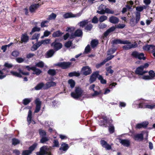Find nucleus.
Here are the masks:
<instances>
[{
	"label": "nucleus",
	"instance_id": "obj_13",
	"mask_svg": "<svg viewBox=\"0 0 155 155\" xmlns=\"http://www.w3.org/2000/svg\"><path fill=\"white\" fill-rule=\"evenodd\" d=\"M99 75V71H96L94 72L90 77L89 79L90 82L91 83L94 82L96 80L97 78H98Z\"/></svg>",
	"mask_w": 155,
	"mask_h": 155
},
{
	"label": "nucleus",
	"instance_id": "obj_38",
	"mask_svg": "<svg viewBox=\"0 0 155 155\" xmlns=\"http://www.w3.org/2000/svg\"><path fill=\"white\" fill-rule=\"evenodd\" d=\"M31 111L29 110L28 111V115L27 117V120L28 123V124H30L31 122Z\"/></svg>",
	"mask_w": 155,
	"mask_h": 155
},
{
	"label": "nucleus",
	"instance_id": "obj_46",
	"mask_svg": "<svg viewBox=\"0 0 155 155\" xmlns=\"http://www.w3.org/2000/svg\"><path fill=\"white\" fill-rule=\"evenodd\" d=\"M48 72L49 74L52 76H53L56 74V71L55 70L52 69H49L48 71Z\"/></svg>",
	"mask_w": 155,
	"mask_h": 155
},
{
	"label": "nucleus",
	"instance_id": "obj_59",
	"mask_svg": "<svg viewBox=\"0 0 155 155\" xmlns=\"http://www.w3.org/2000/svg\"><path fill=\"white\" fill-rule=\"evenodd\" d=\"M18 71L20 72V73L21 74H22L23 75H28L29 74V73L28 72H24L22 71V70H21V69H18Z\"/></svg>",
	"mask_w": 155,
	"mask_h": 155
},
{
	"label": "nucleus",
	"instance_id": "obj_42",
	"mask_svg": "<svg viewBox=\"0 0 155 155\" xmlns=\"http://www.w3.org/2000/svg\"><path fill=\"white\" fill-rule=\"evenodd\" d=\"M68 84L70 85L71 88H73L74 87L75 85V82L72 79L69 80L68 81Z\"/></svg>",
	"mask_w": 155,
	"mask_h": 155
},
{
	"label": "nucleus",
	"instance_id": "obj_15",
	"mask_svg": "<svg viewBox=\"0 0 155 155\" xmlns=\"http://www.w3.org/2000/svg\"><path fill=\"white\" fill-rule=\"evenodd\" d=\"M51 46L54 48V50L57 51L62 48V45L60 43L56 42V40H55L54 42L51 44Z\"/></svg>",
	"mask_w": 155,
	"mask_h": 155
},
{
	"label": "nucleus",
	"instance_id": "obj_8",
	"mask_svg": "<svg viewBox=\"0 0 155 155\" xmlns=\"http://www.w3.org/2000/svg\"><path fill=\"white\" fill-rule=\"evenodd\" d=\"M145 135L147 138L148 133L147 132H143L142 134H138L134 136V139L136 140H142L143 139V135Z\"/></svg>",
	"mask_w": 155,
	"mask_h": 155
},
{
	"label": "nucleus",
	"instance_id": "obj_20",
	"mask_svg": "<svg viewBox=\"0 0 155 155\" xmlns=\"http://www.w3.org/2000/svg\"><path fill=\"white\" fill-rule=\"evenodd\" d=\"M106 6L101 4L99 7L98 9L99 10L97 11V12L100 14H104L105 13Z\"/></svg>",
	"mask_w": 155,
	"mask_h": 155
},
{
	"label": "nucleus",
	"instance_id": "obj_64",
	"mask_svg": "<svg viewBox=\"0 0 155 155\" xmlns=\"http://www.w3.org/2000/svg\"><path fill=\"white\" fill-rule=\"evenodd\" d=\"M4 66L6 67L10 68L12 67L13 65L11 64H9L8 63H5L4 64Z\"/></svg>",
	"mask_w": 155,
	"mask_h": 155
},
{
	"label": "nucleus",
	"instance_id": "obj_26",
	"mask_svg": "<svg viewBox=\"0 0 155 155\" xmlns=\"http://www.w3.org/2000/svg\"><path fill=\"white\" fill-rule=\"evenodd\" d=\"M122 144L126 147H128L130 144V142L127 140H120V141Z\"/></svg>",
	"mask_w": 155,
	"mask_h": 155
},
{
	"label": "nucleus",
	"instance_id": "obj_2",
	"mask_svg": "<svg viewBox=\"0 0 155 155\" xmlns=\"http://www.w3.org/2000/svg\"><path fill=\"white\" fill-rule=\"evenodd\" d=\"M123 44L125 45L123 46L122 48L123 49L125 50L134 48L137 46V45L136 43L134 42V43H132L128 40H124Z\"/></svg>",
	"mask_w": 155,
	"mask_h": 155
},
{
	"label": "nucleus",
	"instance_id": "obj_44",
	"mask_svg": "<svg viewBox=\"0 0 155 155\" xmlns=\"http://www.w3.org/2000/svg\"><path fill=\"white\" fill-rule=\"evenodd\" d=\"M39 132L40 136L41 137H45L46 135V133L45 131L42 129H40L39 130Z\"/></svg>",
	"mask_w": 155,
	"mask_h": 155
},
{
	"label": "nucleus",
	"instance_id": "obj_61",
	"mask_svg": "<svg viewBox=\"0 0 155 155\" xmlns=\"http://www.w3.org/2000/svg\"><path fill=\"white\" fill-rule=\"evenodd\" d=\"M111 66H109V67L106 68V70L109 73L112 74L113 73V71L111 69Z\"/></svg>",
	"mask_w": 155,
	"mask_h": 155
},
{
	"label": "nucleus",
	"instance_id": "obj_45",
	"mask_svg": "<svg viewBox=\"0 0 155 155\" xmlns=\"http://www.w3.org/2000/svg\"><path fill=\"white\" fill-rule=\"evenodd\" d=\"M56 15L53 13L49 15L48 19L49 21L50 20L54 19L56 18Z\"/></svg>",
	"mask_w": 155,
	"mask_h": 155
},
{
	"label": "nucleus",
	"instance_id": "obj_23",
	"mask_svg": "<svg viewBox=\"0 0 155 155\" xmlns=\"http://www.w3.org/2000/svg\"><path fill=\"white\" fill-rule=\"evenodd\" d=\"M21 43L27 42L29 39V37L26 34L22 35L21 37Z\"/></svg>",
	"mask_w": 155,
	"mask_h": 155
},
{
	"label": "nucleus",
	"instance_id": "obj_50",
	"mask_svg": "<svg viewBox=\"0 0 155 155\" xmlns=\"http://www.w3.org/2000/svg\"><path fill=\"white\" fill-rule=\"evenodd\" d=\"M82 11L79 12L78 13L76 14H73L72 13V18H78L80 17L82 14Z\"/></svg>",
	"mask_w": 155,
	"mask_h": 155
},
{
	"label": "nucleus",
	"instance_id": "obj_19",
	"mask_svg": "<svg viewBox=\"0 0 155 155\" xmlns=\"http://www.w3.org/2000/svg\"><path fill=\"white\" fill-rule=\"evenodd\" d=\"M56 83L52 81L48 82L45 84L44 89H47L51 87L56 86Z\"/></svg>",
	"mask_w": 155,
	"mask_h": 155
},
{
	"label": "nucleus",
	"instance_id": "obj_1",
	"mask_svg": "<svg viewBox=\"0 0 155 155\" xmlns=\"http://www.w3.org/2000/svg\"><path fill=\"white\" fill-rule=\"evenodd\" d=\"M83 91L79 87H76L74 92H72L71 93V96L75 99H78L83 95Z\"/></svg>",
	"mask_w": 155,
	"mask_h": 155
},
{
	"label": "nucleus",
	"instance_id": "obj_17",
	"mask_svg": "<svg viewBox=\"0 0 155 155\" xmlns=\"http://www.w3.org/2000/svg\"><path fill=\"white\" fill-rule=\"evenodd\" d=\"M139 108H148L152 109L155 107L154 105H148L145 104L141 103L138 105Z\"/></svg>",
	"mask_w": 155,
	"mask_h": 155
},
{
	"label": "nucleus",
	"instance_id": "obj_43",
	"mask_svg": "<svg viewBox=\"0 0 155 155\" xmlns=\"http://www.w3.org/2000/svg\"><path fill=\"white\" fill-rule=\"evenodd\" d=\"M31 98H25L23 100V103L25 105H26L31 101Z\"/></svg>",
	"mask_w": 155,
	"mask_h": 155
},
{
	"label": "nucleus",
	"instance_id": "obj_31",
	"mask_svg": "<svg viewBox=\"0 0 155 155\" xmlns=\"http://www.w3.org/2000/svg\"><path fill=\"white\" fill-rule=\"evenodd\" d=\"M98 41L97 40L94 39L92 40L91 43V47L93 48L96 47L98 45Z\"/></svg>",
	"mask_w": 155,
	"mask_h": 155
},
{
	"label": "nucleus",
	"instance_id": "obj_34",
	"mask_svg": "<svg viewBox=\"0 0 155 155\" xmlns=\"http://www.w3.org/2000/svg\"><path fill=\"white\" fill-rule=\"evenodd\" d=\"M54 53V51L53 50H51L48 51L47 53L46 57L48 58L51 57Z\"/></svg>",
	"mask_w": 155,
	"mask_h": 155
},
{
	"label": "nucleus",
	"instance_id": "obj_4",
	"mask_svg": "<svg viewBox=\"0 0 155 155\" xmlns=\"http://www.w3.org/2000/svg\"><path fill=\"white\" fill-rule=\"evenodd\" d=\"M45 154L46 155H51L49 149L46 146L42 147L40 152L36 153L37 155H44Z\"/></svg>",
	"mask_w": 155,
	"mask_h": 155
},
{
	"label": "nucleus",
	"instance_id": "obj_53",
	"mask_svg": "<svg viewBox=\"0 0 155 155\" xmlns=\"http://www.w3.org/2000/svg\"><path fill=\"white\" fill-rule=\"evenodd\" d=\"M48 140V138L45 137H42L40 140V142L42 143H44Z\"/></svg>",
	"mask_w": 155,
	"mask_h": 155
},
{
	"label": "nucleus",
	"instance_id": "obj_63",
	"mask_svg": "<svg viewBox=\"0 0 155 155\" xmlns=\"http://www.w3.org/2000/svg\"><path fill=\"white\" fill-rule=\"evenodd\" d=\"M114 56L113 55H110L106 59H104V61H105V62L108 61L110 60L113 58L114 57Z\"/></svg>",
	"mask_w": 155,
	"mask_h": 155
},
{
	"label": "nucleus",
	"instance_id": "obj_57",
	"mask_svg": "<svg viewBox=\"0 0 155 155\" xmlns=\"http://www.w3.org/2000/svg\"><path fill=\"white\" fill-rule=\"evenodd\" d=\"M19 53L17 51H13L12 53V55L14 57H16L19 55Z\"/></svg>",
	"mask_w": 155,
	"mask_h": 155
},
{
	"label": "nucleus",
	"instance_id": "obj_62",
	"mask_svg": "<svg viewBox=\"0 0 155 155\" xmlns=\"http://www.w3.org/2000/svg\"><path fill=\"white\" fill-rule=\"evenodd\" d=\"M103 118L104 121H103V122L101 121L100 123V125L101 126H102L105 124V122L107 121V118L106 117H103Z\"/></svg>",
	"mask_w": 155,
	"mask_h": 155
},
{
	"label": "nucleus",
	"instance_id": "obj_29",
	"mask_svg": "<svg viewBox=\"0 0 155 155\" xmlns=\"http://www.w3.org/2000/svg\"><path fill=\"white\" fill-rule=\"evenodd\" d=\"M88 22L87 20H85L82 21L78 23V25L81 27L83 28Z\"/></svg>",
	"mask_w": 155,
	"mask_h": 155
},
{
	"label": "nucleus",
	"instance_id": "obj_55",
	"mask_svg": "<svg viewBox=\"0 0 155 155\" xmlns=\"http://www.w3.org/2000/svg\"><path fill=\"white\" fill-rule=\"evenodd\" d=\"M116 50L114 49L111 48L109 49L107 52V54L109 55L110 54H113L115 51Z\"/></svg>",
	"mask_w": 155,
	"mask_h": 155
},
{
	"label": "nucleus",
	"instance_id": "obj_36",
	"mask_svg": "<svg viewBox=\"0 0 155 155\" xmlns=\"http://www.w3.org/2000/svg\"><path fill=\"white\" fill-rule=\"evenodd\" d=\"M72 13L71 12H68L64 14L63 15V17L64 18H68L72 17Z\"/></svg>",
	"mask_w": 155,
	"mask_h": 155
},
{
	"label": "nucleus",
	"instance_id": "obj_28",
	"mask_svg": "<svg viewBox=\"0 0 155 155\" xmlns=\"http://www.w3.org/2000/svg\"><path fill=\"white\" fill-rule=\"evenodd\" d=\"M98 79L100 81L101 84H105L106 83V80L104 79L103 77L101 75H100L98 76Z\"/></svg>",
	"mask_w": 155,
	"mask_h": 155
},
{
	"label": "nucleus",
	"instance_id": "obj_49",
	"mask_svg": "<svg viewBox=\"0 0 155 155\" xmlns=\"http://www.w3.org/2000/svg\"><path fill=\"white\" fill-rule=\"evenodd\" d=\"M40 36V34L35 33L32 37L31 39L32 40L37 39L38 40Z\"/></svg>",
	"mask_w": 155,
	"mask_h": 155
},
{
	"label": "nucleus",
	"instance_id": "obj_27",
	"mask_svg": "<svg viewBox=\"0 0 155 155\" xmlns=\"http://www.w3.org/2000/svg\"><path fill=\"white\" fill-rule=\"evenodd\" d=\"M63 34V33L60 31H57L54 32L52 34V36L54 38L59 37L61 36Z\"/></svg>",
	"mask_w": 155,
	"mask_h": 155
},
{
	"label": "nucleus",
	"instance_id": "obj_33",
	"mask_svg": "<svg viewBox=\"0 0 155 155\" xmlns=\"http://www.w3.org/2000/svg\"><path fill=\"white\" fill-rule=\"evenodd\" d=\"M44 84L43 83H41L38 84L35 87V89L36 90H38L41 89L42 88H43L44 89Z\"/></svg>",
	"mask_w": 155,
	"mask_h": 155
},
{
	"label": "nucleus",
	"instance_id": "obj_41",
	"mask_svg": "<svg viewBox=\"0 0 155 155\" xmlns=\"http://www.w3.org/2000/svg\"><path fill=\"white\" fill-rule=\"evenodd\" d=\"M140 14L139 12H137L136 13V22L138 23L140 19Z\"/></svg>",
	"mask_w": 155,
	"mask_h": 155
},
{
	"label": "nucleus",
	"instance_id": "obj_25",
	"mask_svg": "<svg viewBox=\"0 0 155 155\" xmlns=\"http://www.w3.org/2000/svg\"><path fill=\"white\" fill-rule=\"evenodd\" d=\"M31 69L33 71V74H36L37 75L40 74L42 72L41 70L35 67H32Z\"/></svg>",
	"mask_w": 155,
	"mask_h": 155
},
{
	"label": "nucleus",
	"instance_id": "obj_7",
	"mask_svg": "<svg viewBox=\"0 0 155 155\" xmlns=\"http://www.w3.org/2000/svg\"><path fill=\"white\" fill-rule=\"evenodd\" d=\"M37 144L36 143H34L29 148V150H24L23 151L22 155H29L36 147Z\"/></svg>",
	"mask_w": 155,
	"mask_h": 155
},
{
	"label": "nucleus",
	"instance_id": "obj_54",
	"mask_svg": "<svg viewBox=\"0 0 155 155\" xmlns=\"http://www.w3.org/2000/svg\"><path fill=\"white\" fill-rule=\"evenodd\" d=\"M106 13L108 14H114V12L113 11L108 8H106L105 10V13Z\"/></svg>",
	"mask_w": 155,
	"mask_h": 155
},
{
	"label": "nucleus",
	"instance_id": "obj_16",
	"mask_svg": "<svg viewBox=\"0 0 155 155\" xmlns=\"http://www.w3.org/2000/svg\"><path fill=\"white\" fill-rule=\"evenodd\" d=\"M35 104H36V107L35 113H37L41 109V102L38 98H37L35 100Z\"/></svg>",
	"mask_w": 155,
	"mask_h": 155
},
{
	"label": "nucleus",
	"instance_id": "obj_48",
	"mask_svg": "<svg viewBox=\"0 0 155 155\" xmlns=\"http://www.w3.org/2000/svg\"><path fill=\"white\" fill-rule=\"evenodd\" d=\"M35 65L36 67L42 68L44 66V63L43 62L40 61L36 63H35Z\"/></svg>",
	"mask_w": 155,
	"mask_h": 155
},
{
	"label": "nucleus",
	"instance_id": "obj_5",
	"mask_svg": "<svg viewBox=\"0 0 155 155\" xmlns=\"http://www.w3.org/2000/svg\"><path fill=\"white\" fill-rule=\"evenodd\" d=\"M149 75H145L141 77L142 79L145 80H150L154 79L155 77V73L154 72L150 70L149 72Z\"/></svg>",
	"mask_w": 155,
	"mask_h": 155
},
{
	"label": "nucleus",
	"instance_id": "obj_11",
	"mask_svg": "<svg viewBox=\"0 0 155 155\" xmlns=\"http://www.w3.org/2000/svg\"><path fill=\"white\" fill-rule=\"evenodd\" d=\"M132 55L134 57L139 59H143L144 60L145 58L143 53H139L137 51L133 52Z\"/></svg>",
	"mask_w": 155,
	"mask_h": 155
},
{
	"label": "nucleus",
	"instance_id": "obj_39",
	"mask_svg": "<svg viewBox=\"0 0 155 155\" xmlns=\"http://www.w3.org/2000/svg\"><path fill=\"white\" fill-rule=\"evenodd\" d=\"M80 74L78 72H71L68 74V75L69 77H72L74 76H80Z\"/></svg>",
	"mask_w": 155,
	"mask_h": 155
},
{
	"label": "nucleus",
	"instance_id": "obj_3",
	"mask_svg": "<svg viewBox=\"0 0 155 155\" xmlns=\"http://www.w3.org/2000/svg\"><path fill=\"white\" fill-rule=\"evenodd\" d=\"M90 90L93 91L94 93L91 94V96L93 97L97 96L101 93V91L98 86L95 87V85L93 84L91 85L89 88Z\"/></svg>",
	"mask_w": 155,
	"mask_h": 155
},
{
	"label": "nucleus",
	"instance_id": "obj_18",
	"mask_svg": "<svg viewBox=\"0 0 155 155\" xmlns=\"http://www.w3.org/2000/svg\"><path fill=\"white\" fill-rule=\"evenodd\" d=\"M135 72L137 74L142 75L147 73V71H143V67L140 66L137 68Z\"/></svg>",
	"mask_w": 155,
	"mask_h": 155
},
{
	"label": "nucleus",
	"instance_id": "obj_6",
	"mask_svg": "<svg viewBox=\"0 0 155 155\" xmlns=\"http://www.w3.org/2000/svg\"><path fill=\"white\" fill-rule=\"evenodd\" d=\"M71 64L70 62H61L57 63L56 65L58 66L63 69H65L69 68Z\"/></svg>",
	"mask_w": 155,
	"mask_h": 155
},
{
	"label": "nucleus",
	"instance_id": "obj_56",
	"mask_svg": "<svg viewBox=\"0 0 155 155\" xmlns=\"http://www.w3.org/2000/svg\"><path fill=\"white\" fill-rule=\"evenodd\" d=\"M50 41V39H46L44 40H42V43L43 45H46L48 44Z\"/></svg>",
	"mask_w": 155,
	"mask_h": 155
},
{
	"label": "nucleus",
	"instance_id": "obj_47",
	"mask_svg": "<svg viewBox=\"0 0 155 155\" xmlns=\"http://www.w3.org/2000/svg\"><path fill=\"white\" fill-rule=\"evenodd\" d=\"M107 17L105 15L101 16L99 18V21L100 22H102L106 20L107 19Z\"/></svg>",
	"mask_w": 155,
	"mask_h": 155
},
{
	"label": "nucleus",
	"instance_id": "obj_40",
	"mask_svg": "<svg viewBox=\"0 0 155 155\" xmlns=\"http://www.w3.org/2000/svg\"><path fill=\"white\" fill-rule=\"evenodd\" d=\"M11 73L12 75L16 77H22V76L20 72L18 73L16 71H11Z\"/></svg>",
	"mask_w": 155,
	"mask_h": 155
},
{
	"label": "nucleus",
	"instance_id": "obj_51",
	"mask_svg": "<svg viewBox=\"0 0 155 155\" xmlns=\"http://www.w3.org/2000/svg\"><path fill=\"white\" fill-rule=\"evenodd\" d=\"M20 143V141L16 139H12V144L15 145Z\"/></svg>",
	"mask_w": 155,
	"mask_h": 155
},
{
	"label": "nucleus",
	"instance_id": "obj_21",
	"mask_svg": "<svg viewBox=\"0 0 155 155\" xmlns=\"http://www.w3.org/2000/svg\"><path fill=\"white\" fill-rule=\"evenodd\" d=\"M39 7V5L38 4H32L29 7V11L31 13L35 12Z\"/></svg>",
	"mask_w": 155,
	"mask_h": 155
},
{
	"label": "nucleus",
	"instance_id": "obj_14",
	"mask_svg": "<svg viewBox=\"0 0 155 155\" xmlns=\"http://www.w3.org/2000/svg\"><path fill=\"white\" fill-rule=\"evenodd\" d=\"M82 71L83 74L85 75H89L92 72L91 68L88 66L83 67L82 68Z\"/></svg>",
	"mask_w": 155,
	"mask_h": 155
},
{
	"label": "nucleus",
	"instance_id": "obj_30",
	"mask_svg": "<svg viewBox=\"0 0 155 155\" xmlns=\"http://www.w3.org/2000/svg\"><path fill=\"white\" fill-rule=\"evenodd\" d=\"M68 148V144L63 143L61 145V147L59 149L60 150H63V151H66Z\"/></svg>",
	"mask_w": 155,
	"mask_h": 155
},
{
	"label": "nucleus",
	"instance_id": "obj_32",
	"mask_svg": "<svg viewBox=\"0 0 155 155\" xmlns=\"http://www.w3.org/2000/svg\"><path fill=\"white\" fill-rule=\"evenodd\" d=\"M124 40H121L120 39H114L113 41L114 44H123Z\"/></svg>",
	"mask_w": 155,
	"mask_h": 155
},
{
	"label": "nucleus",
	"instance_id": "obj_37",
	"mask_svg": "<svg viewBox=\"0 0 155 155\" xmlns=\"http://www.w3.org/2000/svg\"><path fill=\"white\" fill-rule=\"evenodd\" d=\"M49 20H46L42 21L41 24V26L42 28L47 27L48 26V23L49 22Z\"/></svg>",
	"mask_w": 155,
	"mask_h": 155
},
{
	"label": "nucleus",
	"instance_id": "obj_12",
	"mask_svg": "<svg viewBox=\"0 0 155 155\" xmlns=\"http://www.w3.org/2000/svg\"><path fill=\"white\" fill-rule=\"evenodd\" d=\"M8 70L7 68L0 69V79H2L6 77L8 74Z\"/></svg>",
	"mask_w": 155,
	"mask_h": 155
},
{
	"label": "nucleus",
	"instance_id": "obj_10",
	"mask_svg": "<svg viewBox=\"0 0 155 155\" xmlns=\"http://www.w3.org/2000/svg\"><path fill=\"white\" fill-rule=\"evenodd\" d=\"M143 49L144 50L153 53L155 51V46L153 45H145L143 47Z\"/></svg>",
	"mask_w": 155,
	"mask_h": 155
},
{
	"label": "nucleus",
	"instance_id": "obj_52",
	"mask_svg": "<svg viewBox=\"0 0 155 155\" xmlns=\"http://www.w3.org/2000/svg\"><path fill=\"white\" fill-rule=\"evenodd\" d=\"M93 26L91 24H89L85 27V29L87 31H90L92 28Z\"/></svg>",
	"mask_w": 155,
	"mask_h": 155
},
{
	"label": "nucleus",
	"instance_id": "obj_24",
	"mask_svg": "<svg viewBox=\"0 0 155 155\" xmlns=\"http://www.w3.org/2000/svg\"><path fill=\"white\" fill-rule=\"evenodd\" d=\"M109 21L113 24H117L119 22V19L115 16H111L109 18Z\"/></svg>",
	"mask_w": 155,
	"mask_h": 155
},
{
	"label": "nucleus",
	"instance_id": "obj_22",
	"mask_svg": "<svg viewBox=\"0 0 155 155\" xmlns=\"http://www.w3.org/2000/svg\"><path fill=\"white\" fill-rule=\"evenodd\" d=\"M148 124L147 122H144L141 123L137 124L136 126V127L137 129H140L142 127H146Z\"/></svg>",
	"mask_w": 155,
	"mask_h": 155
},
{
	"label": "nucleus",
	"instance_id": "obj_60",
	"mask_svg": "<svg viewBox=\"0 0 155 155\" xmlns=\"http://www.w3.org/2000/svg\"><path fill=\"white\" fill-rule=\"evenodd\" d=\"M109 130L111 133H112L114 132V128L113 125H111L109 127Z\"/></svg>",
	"mask_w": 155,
	"mask_h": 155
},
{
	"label": "nucleus",
	"instance_id": "obj_35",
	"mask_svg": "<svg viewBox=\"0 0 155 155\" xmlns=\"http://www.w3.org/2000/svg\"><path fill=\"white\" fill-rule=\"evenodd\" d=\"M40 30L41 28L39 27L36 26L35 27L32 29L30 33V34L31 35L33 33L36 31H40Z\"/></svg>",
	"mask_w": 155,
	"mask_h": 155
},
{
	"label": "nucleus",
	"instance_id": "obj_58",
	"mask_svg": "<svg viewBox=\"0 0 155 155\" xmlns=\"http://www.w3.org/2000/svg\"><path fill=\"white\" fill-rule=\"evenodd\" d=\"M105 63V61L104 60L101 63L97 64L96 65V67L97 68H99L103 65Z\"/></svg>",
	"mask_w": 155,
	"mask_h": 155
},
{
	"label": "nucleus",
	"instance_id": "obj_9",
	"mask_svg": "<svg viewBox=\"0 0 155 155\" xmlns=\"http://www.w3.org/2000/svg\"><path fill=\"white\" fill-rule=\"evenodd\" d=\"M82 31L81 30L78 29L74 33H72L70 36V39H73L76 37H80L82 36Z\"/></svg>",
	"mask_w": 155,
	"mask_h": 155
}]
</instances>
